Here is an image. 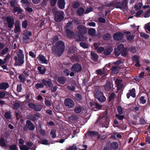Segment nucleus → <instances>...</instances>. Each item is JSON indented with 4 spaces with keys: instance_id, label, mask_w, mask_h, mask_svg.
<instances>
[{
    "instance_id": "nucleus-1",
    "label": "nucleus",
    "mask_w": 150,
    "mask_h": 150,
    "mask_svg": "<svg viewBox=\"0 0 150 150\" xmlns=\"http://www.w3.org/2000/svg\"><path fill=\"white\" fill-rule=\"evenodd\" d=\"M64 48V43L60 41L56 44L55 45L53 46L52 51L56 55L60 56L63 53Z\"/></svg>"
},
{
    "instance_id": "nucleus-2",
    "label": "nucleus",
    "mask_w": 150,
    "mask_h": 150,
    "mask_svg": "<svg viewBox=\"0 0 150 150\" xmlns=\"http://www.w3.org/2000/svg\"><path fill=\"white\" fill-rule=\"evenodd\" d=\"M17 53L18 57L16 58V65L19 66L23 64L24 62V54L23 53V51L21 50H19Z\"/></svg>"
},
{
    "instance_id": "nucleus-3",
    "label": "nucleus",
    "mask_w": 150,
    "mask_h": 150,
    "mask_svg": "<svg viewBox=\"0 0 150 150\" xmlns=\"http://www.w3.org/2000/svg\"><path fill=\"white\" fill-rule=\"evenodd\" d=\"M53 13L55 15L54 20L57 22L62 21L64 18V13L62 11H58L56 8H54L52 10Z\"/></svg>"
},
{
    "instance_id": "nucleus-4",
    "label": "nucleus",
    "mask_w": 150,
    "mask_h": 150,
    "mask_svg": "<svg viewBox=\"0 0 150 150\" xmlns=\"http://www.w3.org/2000/svg\"><path fill=\"white\" fill-rule=\"evenodd\" d=\"M77 31L76 33V34L79 36L80 40H85L86 39L85 38H80L82 36V34H85L87 32V30L84 26L81 25H79L77 27Z\"/></svg>"
},
{
    "instance_id": "nucleus-5",
    "label": "nucleus",
    "mask_w": 150,
    "mask_h": 150,
    "mask_svg": "<svg viewBox=\"0 0 150 150\" xmlns=\"http://www.w3.org/2000/svg\"><path fill=\"white\" fill-rule=\"evenodd\" d=\"M32 35V33L30 31H28L26 30L23 32V34L22 40L25 43L28 42L29 40L30 37Z\"/></svg>"
},
{
    "instance_id": "nucleus-6",
    "label": "nucleus",
    "mask_w": 150,
    "mask_h": 150,
    "mask_svg": "<svg viewBox=\"0 0 150 150\" xmlns=\"http://www.w3.org/2000/svg\"><path fill=\"white\" fill-rule=\"evenodd\" d=\"M96 97L98 100L101 102H104L106 100V98L103 95V92L97 91L96 93Z\"/></svg>"
},
{
    "instance_id": "nucleus-7",
    "label": "nucleus",
    "mask_w": 150,
    "mask_h": 150,
    "mask_svg": "<svg viewBox=\"0 0 150 150\" xmlns=\"http://www.w3.org/2000/svg\"><path fill=\"white\" fill-rule=\"evenodd\" d=\"M64 103L66 106L69 108H72L74 105V103L73 101L69 98L66 99L64 101Z\"/></svg>"
},
{
    "instance_id": "nucleus-8",
    "label": "nucleus",
    "mask_w": 150,
    "mask_h": 150,
    "mask_svg": "<svg viewBox=\"0 0 150 150\" xmlns=\"http://www.w3.org/2000/svg\"><path fill=\"white\" fill-rule=\"evenodd\" d=\"M124 45L122 44H120L117 45L115 52L116 56H117L121 54L122 50L124 49Z\"/></svg>"
},
{
    "instance_id": "nucleus-9",
    "label": "nucleus",
    "mask_w": 150,
    "mask_h": 150,
    "mask_svg": "<svg viewBox=\"0 0 150 150\" xmlns=\"http://www.w3.org/2000/svg\"><path fill=\"white\" fill-rule=\"evenodd\" d=\"M107 147L108 149L115 150L118 148V144L116 142H113L112 143H108L107 144Z\"/></svg>"
},
{
    "instance_id": "nucleus-10",
    "label": "nucleus",
    "mask_w": 150,
    "mask_h": 150,
    "mask_svg": "<svg viewBox=\"0 0 150 150\" xmlns=\"http://www.w3.org/2000/svg\"><path fill=\"white\" fill-rule=\"evenodd\" d=\"M6 21L8 24V27L12 28L14 24V19L12 17H8L6 18Z\"/></svg>"
},
{
    "instance_id": "nucleus-11",
    "label": "nucleus",
    "mask_w": 150,
    "mask_h": 150,
    "mask_svg": "<svg viewBox=\"0 0 150 150\" xmlns=\"http://www.w3.org/2000/svg\"><path fill=\"white\" fill-rule=\"evenodd\" d=\"M20 23L19 21H16L15 23V28L14 29V32L15 33H19L21 31Z\"/></svg>"
},
{
    "instance_id": "nucleus-12",
    "label": "nucleus",
    "mask_w": 150,
    "mask_h": 150,
    "mask_svg": "<svg viewBox=\"0 0 150 150\" xmlns=\"http://www.w3.org/2000/svg\"><path fill=\"white\" fill-rule=\"evenodd\" d=\"M37 59L41 63L43 64H47L48 63V61L47 60L45 57L42 54H40L37 57Z\"/></svg>"
},
{
    "instance_id": "nucleus-13",
    "label": "nucleus",
    "mask_w": 150,
    "mask_h": 150,
    "mask_svg": "<svg viewBox=\"0 0 150 150\" xmlns=\"http://www.w3.org/2000/svg\"><path fill=\"white\" fill-rule=\"evenodd\" d=\"M127 2L126 1L124 0L122 2V4L120 5V3H117L116 5V8H120L121 9L126 8L127 7Z\"/></svg>"
},
{
    "instance_id": "nucleus-14",
    "label": "nucleus",
    "mask_w": 150,
    "mask_h": 150,
    "mask_svg": "<svg viewBox=\"0 0 150 150\" xmlns=\"http://www.w3.org/2000/svg\"><path fill=\"white\" fill-rule=\"evenodd\" d=\"M124 36L123 33L118 32L114 34L113 37L114 39L116 40H119L122 39Z\"/></svg>"
},
{
    "instance_id": "nucleus-15",
    "label": "nucleus",
    "mask_w": 150,
    "mask_h": 150,
    "mask_svg": "<svg viewBox=\"0 0 150 150\" xmlns=\"http://www.w3.org/2000/svg\"><path fill=\"white\" fill-rule=\"evenodd\" d=\"M130 96L133 98L135 97V90L134 88H133L127 94V97L128 98H129Z\"/></svg>"
},
{
    "instance_id": "nucleus-16",
    "label": "nucleus",
    "mask_w": 150,
    "mask_h": 150,
    "mask_svg": "<svg viewBox=\"0 0 150 150\" xmlns=\"http://www.w3.org/2000/svg\"><path fill=\"white\" fill-rule=\"evenodd\" d=\"M57 4L60 8L63 9L64 8L65 3L64 0H58Z\"/></svg>"
},
{
    "instance_id": "nucleus-17",
    "label": "nucleus",
    "mask_w": 150,
    "mask_h": 150,
    "mask_svg": "<svg viewBox=\"0 0 150 150\" xmlns=\"http://www.w3.org/2000/svg\"><path fill=\"white\" fill-rule=\"evenodd\" d=\"M139 57L136 55L132 57V60L133 63L135 64V66H139L140 64L139 62Z\"/></svg>"
},
{
    "instance_id": "nucleus-18",
    "label": "nucleus",
    "mask_w": 150,
    "mask_h": 150,
    "mask_svg": "<svg viewBox=\"0 0 150 150\" xmlns=\"http://www.w3.org/2000/svg\"><path fill=\"white\" fill-rule=\"evenodd\" d=\"M42 82L46 86L48 87H50L53 86V84L50 81L46 80L45 79H43L42 80Z\"/></svg>"
},
{
    "instance_id": "nucleus-19",
    "label": "nucleus",
    "mask_w": 150,
    "mask_h": 150,
    "mask_svg": "<svg viewBox=\"0 0 150 150\" xmlns=\"http://www.w3.org/2000/svg\"><path fill=\"white\" fill-rule=\"evenodd\" d=\"M26 124L27 125L28 128L30 130H33L35 128V126L29 120H27L26 122Z\"/></svg>"
},
{
    "instance_id": "nucleus-20",
    "label": "nucleus",
    "mask_w": 150,
    "mask_h": 150,
    "mask_svg": "<svg viewBox=\"0 0 150 150\" xmlns=\"http://www.w3.org/2000/svg\"><path fill=\"white\" fill-rule=\"evenodd\" d=\"M26 144L29 147H31V150H35L36 146L32 142H27L26 143Z\"/></svg>"
},
{
    "instance_id": "nucleus-21",
    "label": "nucleus",
    "mask_w": 150,
    "mask_h": 150,
    "mask_svg": "<svg viewBox=\"0 0 150 150\" xmlns=\"http://www.w3.org/2000/svg\"><path fill=\"white\" fill-rule=\"evenodd\" d=\"M9 87L7 83H2L0 84V89L5 90Z\"/></svg>"
},
{
    "instance_id": "nucleus-22",
    "label": "nucleus",
    "mask_w": 150,
    "mask_h": 150,
    "mask_svg": "<svg viewBox=\"0 0 150 150\" xmlns=\"http://www.w3.org/2000/svg\"><path fill=\"white\" fill-rule=\"evenodd\" d=\"M66 32L67 36L69 38H72L74 35V33L70 30L69 29H67L66 30Z\"/></svg>"
},
{
    "instance_id": "nucleus-23",
    "label": "nucleus",
    "mask_w": 150,
    "mask_h": 150,
    "mask_svg": "<svg viewBox=\"0 0 150 150\" xmlns=\"http://www.w3.org/2000/svg\"><path fill=\"white\" fill-rule=\"evenodd\" d=\"M115 83L118 88H120L123 86V84L121 80L116 79L115 81Z\"/></svg>"
},
{
    "instance_id": "nucleus-24",
    "label": "nucleus",
    "mask_w": 150,
    "mask_h": 150,
    "mask_svg": "<svg viewBox=\"0 0 150 150\" xmlns=\"http://www.w3.org/2000/svg\"><path fill=\"white\" fill-rule=\"evenodd\" d=\"M64 74L67 76H68L69 75L70 76H73L74 74V72H71L70 73H69V70L67 69H65L64 70Z\"/></svg>"
},
{
    "instance_id": "nucleus-25",
    "label": "nucleus",
    "mask_w": 150,
    "mask_h": 150,
    "mask_svg": "<svg viewBox=\"0 0 150 150\" xmlns=\"http://www.w3.org/2000/svg\"><path fill=\"white\" fill-rule=\"evenodd\" d=\"M91 59L95 61H96L98 58L97 55L93 52H91Z\"/></svg>"
},
{
    "instance_id": "nucleus-26",
    "label": "nucleus",
    "mask_w": 150,
    "mask_h": 150,
    "mask_svg": "<svg viewBox=\"0 0 150 150\" xmlns=\"http://www.w3.org/2000/svg\"><path fill=\"white\" fill-rule=\"evenodd\" d=\"M113 50L112 48L111 47L105 50L104 51V53L105 54L108 55L110 54Z\"/></svg>"
},
{
    "instance_id": "nucleus-27",
    "label": "nucleus",
    "mask_w": 150,
    "mask_h": 150,
    "mask_svg": "<svg viewBox=\"0 0 150 150\" xmlns=\"http://www.w3.org/2000/svg\"><path fill=\"white\" fill-rule=\"evenodd\" d=\"M38 69L39 72L42 74H44L46 71V69L44 66H39Z\"/></svg>"
},
{
    "instance_id": "nucleus-28",
    "label": "nucleus",
    "mask_w": 150,
    "mask_h": 150,
    "mask_svg": "<svg viewBox=\"0 0 150 150\" xmlns=\"http://www.w3.org/2000/svg\"><path fill=\"white\" fill-rule=\"evenodd\" d=\"M19 146L21 150H29L30 149L27 145H19Z\"/></svg>"
},
{
    "instance_id": "nucleus-29",
    "label": "nucleus",
    "mask_w": 150,
    "mask_h": 150,
    "mask_svg": "<svg viewBox=\"0 0 150 150\" xmlns=\"http://www.w3.org/2000/svg\"><path fill=\"white\" fill-rule=\"evenodd\" d=\"M96 30L93 28H90L88 30V33L91 36H94L96 35Z\"/></svg>"
},
{
    "instance_id": "nucleus-30",
    "label": "nucleus",
    "mask_w": 150,
    "mask_h": 150,
    "mask_svg": "<svg viewBox=\"0 0 150 150\" xmlns=\"http://www.w3.org/2000/svg\"><path fill=\"white\" fill-rule=\"evenodd\" d=\"M66 81V79L62 77H59L58 78V82L61 84H64Z\"/></svg>"
},
{
    "instance_id": "nucleus-31",
    "label": "nucleus",
    "mask_w": 150,
    "mask_h": 150,
    "mask_svg": "<svg viewBox=\"0 0 150 150\" xmlns=\"http://www.w3.org/2000/svg\"><path fill=\"white\" fill-rule=\"evenodd\" d=\"M110 84L109 82H107V83L104 85V87L105 90L109 91L110 89Z\"/></svg>"
},
{
    "instance_id": "nucleus-32",
    "label": "nucleus",
    "mask_w": 150,
    "mask_h": 150,
    "mask_svg": "<svg viewBox=\"0 0 150 150\" xmlns=\"http://www.w3.org/2000/svg\"><path fill=\"white\" fill-rule=\"evenodd\" d=\"M72 69L76 72L81 71L82 69L81 66H72Z\"/></svg>"
},
{
    "instance_id": "nucleus-33",
    "label": "nucleus",
    "mask_w": 150,
    "mask_h": 150,
    "mask_svg": "<svg viewBox=\"0 0 150 150\" xmlns=\"http://www.w3.org/2000/svg\"><path fill=\"white\" fill-rule=\"evenodd\" d=\"M143 4L142 3H139L135 5L134 8L136 10H138L141 9L142 6Z\"/></svg>"
},
{
    "instance_id": "nucleus-34",
    "label": "nucleus",
    "mask_w": 150,
    "mask_h": 150,
    "mask_svg": "<svg viewBox=\"0 0 150 150\" xmlns=\"http://www.w3.org/2000/svg\"><path fill=\"white\" fill-rule=\"evenodd\" d=\"M22 9L18 7H15L13 10L14 13H16V12H18L17 14L21 13H22Z\"/></svg>"
},
{
    "instance_id": "nucleus-35",
    "label": "nucleus",
    "mask_w": 150,
    "mask_h": 150,
    "mask_svg": "<svg viewBox=\"0 0 150 150\" xmlns=\"http://www.w3.org/2000/svg\"><path fill=\"white\" fill-rule=\"evenodd\" d=\"M123 63V61L121 60H118L115 62H113L112 63V64H109V65H112L114 64L115 65H121Z\"/></svg>"
},
{
    "instance_id": "nucleus-36",
    "label": "nucleus",
    "mask_w": 150,
    "mask_h": 150,
    "mask_svg": "<svg viewBox=\"0 0 150 150\" xmlns=\"http://www.w3.org/2000/svg\"><path fill=\"white\" fill-rule=\"evenodd\" d=\"M143 16L145 18H148L150 16V9L145 12Z\"/></svg>"
},
{
    "instance_id": "nucleus-37",
    "label": "nucleus",
    "mask_w": 150,
    "mask_h": 150,
    "mask_svg": "<svg viewBox=\"0 0 150 150\" xmlns=\"http://www.w3.org/2000/svg\"><path fill=\"white\" fill-rule=\"evenodd\" d=\"M34 109L35 110L38 111H40L42 109V107L41 105H35Z\"/></svg>"
},
{
    "instance_id": "nucleus-38",
    "label": "nucleus",
    "mask_w": 150,
    "mask_h": 150,
    "mask_svg": "<svg viewBox=\"0 0 150 150\" xmlns=\"http://www.w3.org/2000/svg\"><path fill=\"white\" fill-rule=\"evenodd\" d=\"M140 36L146 39H148L149 38V35L144 33H140Z\"/></svg>"
},
{
    "instance_id": "nucleus-39",
    "label": "nucleus",
    "mask_w": 150,
    "mask_h": 150,
    "mask_svg": "<svg viewBox=\"0 0 150 150\" xmlns=\"http://www.w3.org/2000/svg\"><path fill=\"white\" fill-rule=\"evenodd\" d=\"M50 134L52 138H55L56 137V131L55 129H52L50 132Z\"/></svg>"
},
{
    "instance_id": "nucleus-40",
    "label": "nucleus",
    "mask_w": 150,
    "mask_h": 150,
    "mask_svg": "<svg viewBox=\"0 0 150 150\" xmlns=\"http://www.w3.org/2000/svg\"><path fill=\"white\" fill-rule=\"evenodd\" d=\"M112 72L113 73L116 74L118 72V70L117 66H113L112 68Z\"/></svg>"
},
{
    "instance_id": "nucleus-41",
    "label": "nucleus",
    "mask_w": 150,
    "mask_h": 150,
    "mask_svg": "<svg viewBox=\"0 0 150 150\" xmlns=\"http://www.w3.org/2000/svg\"><path fill=\"white\" fill-rule=\"evenodd\" d=\"M84 12V9L81 8H79L77 11L78 13L80 16L82 15Z\"/></svg>"
},
{
    "instance_id": "nucleus-42",
    "label": "nucleus",
    "mask_w": 150,
    "mask_h": 150,
    "mask_svg": "<svg viewBox=\"0 0 150 150\" xmlns=\"http://www.w3.org/2000/svg\"><path fill=\"white\" fill-rule=\"evenodd\" d=\"M17 1L15 0H13L11 1L10 2V4H11V7L14 8L15 7L16 5L17 4Z\"/></svg>"
},
{
    "instance_id": "nucleus-43",
    "label": "nucleus",
    "mask_w": 150,
    "mask_h": 150,
    "mask_svg": "<svg viewBox=\"0 0 150 150\" xmlns=\"http://www.w3.org/2000/svg\"><path fill=\"white\" fill-rule=\"evenodd\" d=\"M77 148L75 145L70 146L68 148L66 149V150H76Z\"/></svg>"
},
{
    "instance_id": "nucleus-44",
    "label": "nucleus",
    "mask_w": 150,
    "mask_h": 150,
    "mask_svg": "<svg viewBox=\"0 0 150 150\" xmlns=\"http://www.w3.org/2000/svg\"><path fill=\"white\" fill-rule=\"evenodd\" d=\"M82 110L80 106H77L75 109L74 112L76 113H79Z\"/></svg>"
},
{
    "instance_id": "nucleus-45",
    "label": "nucleus",
    "mask_w": 150,
    "mask_h": 150,
    "mask_svg": "<svg viewBox=\"0 0 150 150\" xmlns=\"http://www.w3.org/2000/svg\"><path fill=\"white\" fill-rule=\"evenodd\" d=\"M28 25V22L27 20H25L22 23V27L26 28H27Z\"/></svg>"
},
{
    "instance_id": "nucleus-46",
    "label": "nucleus",
    "mask_w": 150,
    "mask_h": 150,
    "mask_svg": "<svg viewBox=\"0 0 150 150\" xmlns=\"http://www.w3.org/2000/svg\"><path fill=\"white\" fill-rule=\"evenodd\" d=\"M21 2L23 4H25L26 6H29L30 4L27 0H21Z\"/></svg>"
},
{
    "instance_id": "nucleus-47",
    "label": "nucleus",
    "mask_w": 150,
    "mask_h": 150,
    "mask_svg": "<svg viewBox=\"0 0 150 150\" xmlns=\"http://www.w3.org/2000/svg\"><path fill=\"white\" fill-rule=\"evenodd\" d=\"M143 11L142 10H140L137 12L136 14V16L137 17H140V16L143 14Z\"/></svg>"
},
{
    "instance_id": "nucleus-48",
    "label": "nucleus",
    "mask_w": 150,
    "mask_h": 150,
    "mask_svg": "<svg viewBox=\"0 0 150 150\" xmlns=\"http://www.w3.org/2000/svg\"><path fill=\"white\" fill-rule=\"evenodd\" d=\"M44 87V85L42 83H37L36 85V88L37 89L40 88H43Z\"/></svg>"
},
{
    "instance_id": "nucleus-49",
    "label": "nucleus",
    "mask_w": 150,
    "mask_h": 150,
    "mask_svg": "<svg viewBox=\"0 0 150 150\" xmlns=\"http://www.w3.org/2000/svg\"><path fill=\"white\" fill-rule=\"evenodd\" d=\"M80 45L81 47L84 48H87L88 47V45L83 42H81L80 43Z\"/></svg>"
},
{
    "instance_id": "nucleus-50",
    "label": "nucleus",
    "mask_w": 150,
    "mask_h": 150,
    "mask_svg": "<svg viewBox=\"0 0 150 150\" xmlns=\"http://www.w3.org/2000/svg\"><path fill=\"white\" fill-rule=\"evenodd\" d=\"M18 78L20 79V81L23 83L24 82L25 80V77L22 75H19Z\"/></svg>"
},
{
    "instance_id": "nucleus-51",
    "label": "nucleus",
    "mask_w": 150,
    "mask_h": 150,
    "mask_svg": "<svg viewBox=\"0 0 150 150\" xmlns=\"http://www.w3.org/2000/svg\"><path fill=\"white\" fill-rule=\"evenodd\" d=\"M39 132L40 134L42 135L45 136L46 134L45 130L42 128L40 129Z\"/></svg>"
},
{
    "instance_id": "nucleus-52",
    "label": "nucleus",
    "mask_w": 150,
    "mask_h": 150,
    "mask_svg": "<svg viewBox=\"0 0 150 150\" xmlns=\"http://www.w3.org/2000/svg\"><path fill=\"white\" fill-rule=\"evenodd\" d=\"M127 53H128L127 50V49H123L122 50V52H121V53H122V55H123L124 56H125L127 55Z\"/></svg>"
},
{
    "instance_id": "nucleus-53",
    "label": "nucleus",
    "mask_w": 150,
    "mask_h": 150,
    "mask_svg": "<svg viewBox=\"0 0 150 150\" xmlns=\"http://www.w3.org/2000/svg\"><path fill=\"white\" fill-rule=\"evenodd\" d=\"M79 6V4L78 2H74L72 5V6L74 8H78Z\"/></svg>"
},
{
    "instance_id": "nucleus-54",
    "label": "nucleus",
    "mask_w": 150,
    "mask_h": 150,
    "mask_svg": "<svg viewBox=\"0 0 150 150\" xmlns=\"http://www.w3.org/2000/svg\"><path fill=\"white\" fill-rule=\"evenodd\" d=\"M45 104L46 106H50L51 105V101L50 100L45 99Z\"/></svg>"
},
{
    "instance_id": "nucleus-55",
    "label": "nucleus",
    "mask_w": 150,
    "mask_h": 150,
    "mask_svg": "<svg viewBox=\"0 0 150 150\" xmlns=\"http://www.w3.org/2000/svg\"><path fill=\"white\" fill-rule=\"evenodd\" d=\"M38 115H35V116H30L28 117V119L31 120L32 121H35L36 119L35 117H37Z\"/></svg>"
},
{
    "instance_id": "nucleus-56",
    "label": "nucleus",
    "mask_w": 150,
    "mask_h": 150,
    "mask_svg": "<svg viewBox=\"0 0 150 150\" xmlns=\"http://www.w3.org/2000/svg\"><path fill=\"white\" fill-rule=\"evenodd\" d=\"M0 143L1 145L2 146H5V143L4 141V140L3 138H1L0 140Z\"/></svg>"
},
{
    "instance_id": "nucleus-57",
    "label": "nucleus",
    "mask_w": 150,
    "mask_h": 150,
    "mask_svg": "<svg viewBox=\"0 0 150 150\" xmlns=\"http://www.w3.org/2000/svg\"><path fill=\"white\" fill-rule=\"evenodd\" d=\"M134 37L133 35H128L126 39L127 40L130 41L134 39Z\"/></svg>"
},
{
    "instance_id": "nucleus-58",
    "label": "nucleus",
    "mask_w": 150,
    "mask_h": 150,
    "mask_svg": "<svg viewBox=\"0 0 150 150\" xmlns=\"http://www.w3.org/2000/svg\"><path fill=\"white\" fill-rule=\"evenodd\" d=\"M144 28L150 32V23L145 24Z\"/></svg>"
},
{
    "instance_id": "nucleus-59",
    "label": "nucleus",
    "mask_w": 150,
    "mask_h": 150,
    "mask_svg": "<svg viewBox=\"0 0 150 150\" xmlns=\"http://www.w3.org/2000/svg\"><path fill=\"white\" fill-rule=\"evenodd\" d=\"M10 150H18V148L16 145L11 146L9 147Z\"/></svg>"
},
{
    "instance_id": "nucleus-60",
    "label": "nucleus",
    "mask_w": 150,
    "mask_h": 150,
    "mask_svg": "<svg viewBox=\"0 0 150 150\" xmlns=\"http://www.w3.org/2000/svg\"><path fill=\"white\" fill-rule=\"evenodd\" d=\"M75 98L77 100L80 101L82 99V96L80 95L76 94V95Z\"/></svg>"
},
{
    "instance_id": "nucleus-61",
    "label": "nucleus",
    "mask_w": 150,
    "mask_h": 150,
    "mask_svg": "<svg viewBox=\"0 0 150 150\" xmlns=\"http://www.w3.org/2000/svg\"><path fill=\"white\" fill-rule=\"evenodd\" d=\"M93 10V8H92L89 7V8H87L86 10L84 12V13L85 14L88 13H89V12H90L92 11Z\"/></svg>"
},
{
    "instance_id": "nucleus-62",
    "label": "nucleus",
    "mask_w": 150,
    "mask_h": 150,
    "mask_svg": "<svg viewBox=\"0 0 150 150\" xmlns=\"http://www.w3.org/2000/svg\"><path fill=\"white\" fill-rule=\"evenodd\" d=\"M140 103L142 104H144L146 102V100L144 99V97H141L140 99Z\"/></svg>"
},
{
    "instance_id": "nucleus-63",
    "label": "nucleus",
    "mask_w": 150,
    "mask_h": 150,
    "mask_svg": "<svg viewBox=\"0 0 150 150\" xmlns=\"http://www.w3.org/2000/svg\"><path fill=\"white\" fill-rule=\"evenodd\" d=\"M116 117L119 120H122L124 118V116L122 115H120L118 114L116 115Z\"/></svg>"
},
{
    "instance_id": "nucleus-64",
    "label": "nucleus",
    "mask_w": 150,
    "mask_h": 150,
    "mask_svg": "<svg viewBox=\"0 0 150 150\" xmlns=\"http://www.w3.org/2000/svg\"><path fill=\"white\" fill-rule=\"evenodd\" d=\"M19 107V104L18 103H15L14 104L13 108L15 109H18Z\"/></svg>"
}]
</instances>
